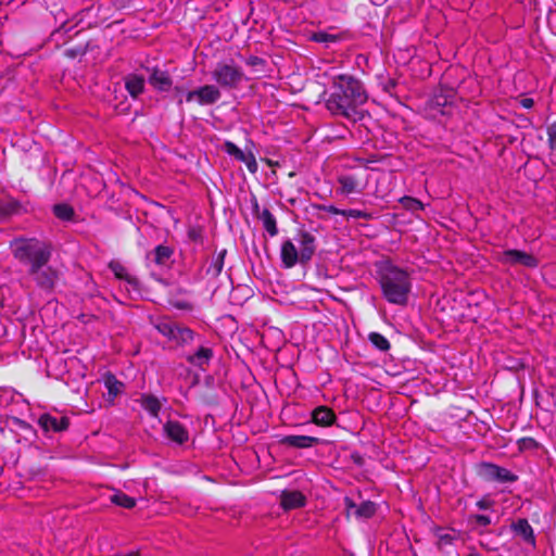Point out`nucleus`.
<instances>
[{"label": "nucleus", "instance_id": "f257e3e1", "mask_svg": "<svg viewBox=\"0 0 556 556\" xmlns=\"http://www.w3.org/2000/svg\"><path fill=\"white\" fill-rule=\"evenodd\" d=\"M52 245L37 238H17L12 243L14 258L26 268L27 276L42 292L51 294L59 286L62 274L49 265Z\"/></svg>", "mask_w": 556, "mask_h": 556}, {"label": "nucleus", "instance_id": "f03ea898", "mask_svg": "<svg viewBox=\"0 0 556 556\" xmlns=\"http://www.w3.org/2000/svg\"><path fill=\"white\" fill-rule=\"evenodd\" d=\"M316 77L317 83L324 87L323 93H329L326 108L334 116L354 118L357 108L368 99L364 84L349 72L331 76L323 72Z\"/></svg>", "mask_w": 556, "mask_h": 556}, {"label": "nucleus", "instance_id": "7ed1b4c3", "mask_svg": "<svg viewBox=\"0 0 556 556\" xmlns=\"http://www.w3.org/2000/svg\"><path fill=\"white\" fill-rule=\"evenodd\" d=\"M378 275L383 298L391 304L406 305L412 291L409 274L395 265L386 264L380 267Z\"/></svg>", "mask_w": 556, "mask_h": 556}, {"label": "nucleus", "instance_id": "20e7f679", "mask_svg": "<svg viewBox=\"0 0 556 556\" xmlns=\"http://www.w3.org/2000/svg\"><path fill=\"white\" fill-rule=\"evenodd\" d=\"M458 85V81H450L445 72L441 75L439 80V91L426 102V111L432 118H437L438 116H450L453 114L455 90Z\"/></svg>", "mask_w": 556, "mask_h": 556}, {"label": "nucleus", "instance_id": "39448f33", "mask_svg": "<svg viewBox=\"0 0 556 556\" xmlns=\"http://www.w3.org/2000/svg\"><path fill=\"white\" fill-rule=\"evenodd\" d=\"M477 473L486 482L513 483L518 480V476L507 468L489 462L480 463L477 468Z\"/></svg>", "mask_w": 556, "mask_h": 556}, {"label": "nucleus", "instance_id": "423d86ee", "mask_svg": "<svg viewBox=\"0 0 556 556\" xmlns=\"http://www.w3.org/2000/svg\"><path fill=\"white\" fill-rule=\"evenodd\" d=\"M497 260L508 266L521 265L527 268H535L539 266V261L533 254L516 249L503 251Z\"/></svg>", "mask_w": 556, "mask_h": 556}, {"label": "nucleus", "instance_id": "0eeeda50", "mask_svg": "<svg viewBox=\"0 0 556 556\" xmlns=\"http://www.w3.org/2000/svg\"><path fill=\"white\" fill-rule=\"evenodd\" d=\"M220 99V92L218 88L213 85H205L195 90H191L187 93L186 100L188 102L195 100L199 105H211L216 103Z\"/></svg>", "mask_w": 556, "mask_h": 556}, {"label": "nucleus", "instance_id": "6e6552de", "mask_svg": "<svg viewBox=\"0 0 556 556\" xmlns=\"http://www.w3.org/2000/svg\"><path fill=\"white\" fill-rule=\"evenodd\" d=\"M300 245V257L301 264L306 265L314 256L316 252V238L311 232L300 230L295 237Z\"/></svg>", "mask_w": 556, "mask_h": 556}, {"label": "nucleus", "instance_id": "1a4fd4ad", "mask_svg": "<svg viewBox=\"0 0 556 556\" xmlns=\"http://www.w3.org/2000/svg\"><path fill=\"white\" fill-rule=\"evenodd\" d=\"M377 80L382 91L391 97H399L400 92L406 89L405 81L402 80V75L399 72H393L392 76L380 74L377 76Z\"/></svg>", "mask_w": 556, "mask_h": 556}, {"label": "nucleus", "instance_id": "9d476101", "mask_svg": "<svg viewBox=\"0 0 556 556\" xmlns=\"http://www.w3.org/2000/svg\"><path fill=\"white\" fill-rule=\"evenodd\" d=\"M163 431L167 439L178 445L189 441L188 429L177 420H167L163 426Z\"/></svg>", "mask_w": 556, "mask_h": 556}, {"label": "nucleus", "instance_id": "9b49d317", "mask_svg": "<svg viewBox=\"0 0 556 556\" xmlns=\"http://www.w3.org/2000/svg\"><path fill=\"white\" fill-rule=\"evenodd\" d=\"M279 444L286 447L302 450L309 448L314 445H317L320 440L316 437L311 435H298V434H289L283 435L278 440Z\"/></svg>", "mask_w": 556, "mask_h": 556}, {"label": "nucleus", "instance_id": "f8f14e48", "mask_svg": "<svg viewBox=\"0 0 556 556\" xmlns=\"http://www.w3.org/2000/svg\"><path fill=\"white\" fill-rule=\"evenodd\" d=\"M38 425L45 432H62L67 430L70 426V418L66 416L55 417L50 414H42L38 418Z\"/></svg>", "mask_w": 556, "mask_h": 556}, {"label": "nucleus", "instance_id": "ddd939ff", "mask_svg": "<svg viewBox=\"0 0 556 556\" xmlns=\"http://www.w3.org/2000/svg\"><path fill=\"white\" fill-rule=\"evenodd\" d=\"M279 500L283 510L301 508L306 504V496L299 490H283L279 495Z\"/></svg>", "mask_w": 556, "mask_h": 556}, {"label": "nucleus", "instance_id": "4468645a", "mask_svg": "<svg viewBox=\"0 0 556 556\" xmlns=\"http://www.w3.org/2000/svg\"><path fill=\"white\" fill-rule=\"evenodd\" d=\"M337 415L332 408L326 405H319L311 413V421L318 427H330L334 425Z\"/></svg>", "mask_w": 556, "mask_h": 556}, {"label": "nucleus", "instance_id": "2eb2a0df", "mask_svg": "<svg viewBox=\"0 0 556 556\" xmlns=\"http://www.w3.org/2000/svg\"><path fill=\"white\" fill-rule=\"evenodd\" d=\"M280 258L282 266L287 269L293 268L298 263L301 264L299 250L290 239L282 242L280 249Z\"/></svg>", "mask_w": 556, "mask_h": 556}, {"label": "nucleus", "instance_id": "dca6fc26", "mask_svg": "<svg viewBox=\"0 0 556 556\" xmlns=\"http://www.w3.org/2000/svg\"><path fill=\"white\" fill-rule=\"evenodd\" d=\"M510 528L515 535L519 536L523 542L532 546L535 545L534 531L528 519L519 518L511 523Z\"/></svg>", "mask_w": 556, "mask_h": 556}, {"label": "nucleus", "instance_id": "f3484780", "mask_svg": "<svg viewBox=\"0 0 556 556\" xmlns=\"http://www.w3.org/2000/svg\"><path fill=\"white\" fill-rule=\"evenodd\" d=\"M214 357V352L208 346H200L198 350L186 356V361L202 370L205 369L206 366H208L210 362Z\"/></svg>", "mask_w": 556, "mask_h": 556}, {"label": "nucleus", "instance_id": "a211bd4d", "mask_svg": "<svg viewBox=\"0 0 556 556\" xmlns=\"http://www.w3.org/2000/svg\"><path fill=\"white\" fill-rule=\"evenodd\" d=\"M346 31L341 33H329L327 30L314 31L309 35V40L318 43H323L325 47H330L333 43H338L348 38Z\"/></svg>", "mask_w": 556, "mask_h": 556}, {"label": "nucleus", "instance_id": "6ab92c4d", "mask_svg": "<svg viewBox=\"0 0 556 556\" xmlns=\"http://www.w3.org/2000/svg\"><path fill=\"white\" fill-rule=\"evenodd\" d=\"M214 79L223 87H237L243 79V72H214Z\"/></svg>", "mask_w": 556, "mask_h": 556}, {"label": "nucleus", "instance_id": "aec40b11", "mask_svg": "<svg viewBox=\"0 0 556 556\" xmlns=\"http://www.w3.org/2000/svg\"><path fill=\"white\" fill-rule=\"evenodd\" d=\"M109 268L112 270L114 276L119 280H125L127 283L132 286L135 289L139 288V280L135 276L128 274L126 267L119 262L112 261L109 264Z\"/></svg>", "mask_w": 556, "mask_h": 556}, {"label": "nucleus", "instance_id": "412c9836", "mask_svg": "<svg viewBox=\"0 0 556 556\" xmlns=\"http://www.w3.org/2000/svg\"><path fill=\"white\" fill-rule=\"evenodd\" d=\"M125 88L132 98H137L143 91L144 78L139 75L130 74L125 77Z\"/></svg>", "mask_w": 556, "mask_h": 556}, {"label": "nucleus", "instance_id": "4be33fe9", "mask_svg": "<svg viewBox=\"0 0 556 556\" xmlns=\"http://www.w3.org/2000/svg\"><path fill=\"white\" fill-rule=\"evenodd\" d=\"M338 182L342 194H351L362 191L358 179L353 175H341L338 177Z\"/></svg>", "mask_w": 556, "mask_h": 556}, {"label": "nucleus", "instance_id": "5701e85b", "mask_svg": "<svg viewBox=\"0 0 556 556\" xmlns=\"http://www.w3.org/2000/svg\"><path fill=\"white\" fill-rule=\"evenodd\" d=\"M149 83L160 91L169 90L172 87V79L168 75V72H152V75L149 78Z\"/></svg>", "mask_w": 556, "mask_h": 556}, {"label": "nucleus", "instance_id": "b1692460", "mask_svg": "<svg viewBox=\"0 0 556 556\" xmlns=\"http://www.w3.org/2000/svg\"><path fill=\"white\" fill-rule=\"evenodd\" d=\"M226 255L227 249H223L215 256H213L211 264L206 269V275L211 276L212 278H217L223 271Z\"/></svg>", "mask_w": 556, "mask_h": 556}, {"label": "nucleus", "instance_id": "393cba45", "mask_svg": "<svg viewBox=\"0 0 556 556\" xmlns=\"http://www.w3.org/2000/svg\"><path fill=\"white\" fill-rule=\"evenodd\" d=\"M258 219L262 220L263 227L269 233L270 237H275L278 235V227L276 217L268 208H264L258 214Z\"/></svg>", "mask_w": 556, "mask_h": 556}, {"label": "nucleus", "instance_id": "a878e982", "mask_svg": "<svg viewBox=\"0 0 556 556\" xmlns=\"http://www.w3.org/2000/svg\"><path fill=\"white\" fill-rule=\"evenodd\" d=\"M141 407L147 410L152 417H157L161 410V403L159 399L152 394H143L140 399Z\"/></svg>", "mask_w": 556, "mask_h": 556}, {"label": "nucleus", "instance_id": "bb28decb", "mask_svg": "<svg viewBox=\"0 0 556 556\" xmlns=\"http://www.w3.org/2000/svg\"><path fill=\"white\" fill-rule=\"evenodd\" d=\"M22 205L14 199L0 201V219L8 218L14 214L20 213Z\"/></svg>", "mask_w": 556, "mask_h": 556}, {"label": "nucleus", "instance_id": "cd10ccee", "mask_svg": "<svg viewBox=\"0 0 556 556\" xmlns=\"http://www.w3.org/2000/svg\"><path fill=\"white\" fill-rule=\"evenodd\" d=\"M173 254V248L169 245L159 244L154 249V263L160 266H166Z\"/></svg>", "mask_w": 556, "mask_h": 556}, {"label": "nucleus", "instance_id": "c85d7f7f", "mask_svg": "<svg viewBox=\"0 0 556 556\" xmlns=\"http://www.w3.org/2000/svg\"><path fill=\"white\" fill-rule=\"evenodd\" d=\"M111 503L123 508H134L136 506V498L127 495L122 491H117L110 496Z\"/></svg>", "mask_w": 556, "mask_h": 556}, {"label": "nucleus", "instance_id": "c756f323", "mask_svg": "<svg viewBox=\"0 0 556 556\" xmlns=\"http://www.w3.org/2000/svg\"><path fill=\"white\" fill-rule=\"evenodd\" d=\"M104 386L108 389L109 395L112 397L117 396L124 389L123 382L117 380V378L112 374H108L104 377Z\"/></svg>", "mask_w": 556, "mask_h": 556}, {"label": "nucleus", "instance_id": "7c9ffc66", "mask_svg": "<svg viewBox=\"0 0 556 556\" xmlns=\"http://www.w3.org/2000/svg\"><path fill=\"white\" fill-rule=\"evenodd\" d=\"M193 338L194 332L190 328L178 325L173 341L177 344H188L193 341Z\"/></svg>", "mask_w": 556, "mask_h": 556}, {"label": "nucleus", "instance_id": "2f4dec72", "mask_svg": "<svg viewBox=\"0 0 556 556\" xmlns=\"http://www.w3.org/2000/svg\"><path fill=\"white\" fill-rule=\"evenodd\" d=\"M369 342L379 351L387 352L391 349L389 340L381 333L372 331L368 334Z\"/></svg>", "mask_w": 556, "mask_h": 556}, {"label": "nucleus", "instance_id": "473e14b6", "mask_svg": "<svg viewBox=\"0 0 556 556\" xmlns=\"http://www.w3.org/2000/svg\"><path fill=\"white\" fill-rule=\"evenodd\" d=\"M54 215L61 220H72L74 218V208L66 203H59L53 206Z\"/></svg>", "mask_w": 556, "mask_h": 556}, {"label": "nucleus", "instance_id": "72a5a7b5", "mask_svg": "<svg viewBox=\"0 0 556 556\" xmlns=\"http://www.w3.org/2000/svg\"><path fill=\"white\" fill-rule=\"evenodd\" d=\"M377 505L371 501L362 502L355 510V516L358 518H370L376 514Z\"/></svg>", "mask_w": 556, "mask_h": 556}, {"label": "nucleus", "instance_id": "f704fd0d", "mask_svg": "<svg viewBox=\"0 0 556 556\" xmlns=\"http://www.w3.org/2000/svg\"><path fill=\"white\" fill-rule=\"evenodd\" d=\"M177 326H178V324H176V323L163 320V321H160L155 327L161 334L166 337L168 340L173 341Z\"/></svg>", "mask_w": 556, "mask_h": 556}, {"label": "nucleus", "instance_id": "c9c22d12", "mask_svg": "<svg viewBox=\"0 0 556 556\" xmlns=\"http://www.w3.org/2000/svg\"><path fill=\"white\" fill-rule=\"evenodd\" d=\"M400 203L405 210L410 212H418L424 210V204L421 203V201L413 197H402L400 199Z\"/></svg>", "mask_w": 556, "mask_h": 556}, {"label": "nucleus", "instance_id": "e433bc0d", "mask_svg": "<svg viewBox=\"0 0 556 556\" xmlns=\"http://www.w3.org/2000/svg\"><path fill=\"white\" fill-rule=\"evenodd\" d=\"M224 150L230 156H233L237 161L243 157V151L232 141H225Z\"/></svg>", "mask_w": 556, "mask_h": 556}, {"label": "nucleus", "instance_id": "4c0bfd02", "mask_svg": "<svg viewBox=\"0 0 556 556\" xmlns=\"http://www.w3.org/2000/svg\"><path fill=\"white\" fill-rule=\"evenodd\" d=\"M238 161L244 163L250 173L255 174L257 172V162L252 152L243 153V157Z\"/></svg>", "mask_w": 556, "mask_h": 556}, {"label": "nucleus", "instance_id": "58836bf2", "mask_svg": "<svg viewBox=\"0 0 556 556\" xmlns=\"http://www.w3.org/2000/svg\"><path fill=\"white\" fill-rule=\"evenodd\" d=\"M520 451L533 450L538 447V442L531 437H523L517 441Z\"/></svg>", "mask_w": 556, "mask_h": 556}, {"label": "nucleus", "instance_id": "ea45409f", "mask_svg": "<svg viewBox=\"0 0 556 556\" xmlns=\"http://www.w3.org/2000/svg\"><path fill=\"white\" fill-rule=\"evenodd\" d=\"M189 240L201 243L203 241V230L199 226L190 227L187 231Z\"/></svg>", "mask_w": 556, "mask_h": 556}, {"label": "nucleus", "instance_id": "a19ab883", "mask_svg": "<svg viewBox=\"0 0 556 556\" xmlns=\"http://www.w3.org/2000/svg\"><path fill=\"white\" fill-rule=\"evenodd\" d=\"M345 217L370 220L372 218V214L361 210H345Z\"/></svg>", "mask_w": 556, "mask_h": 556}, {"label": "nucleus", "instance_id": "79ce46f5", "mask_svg": "<svg viewBox=\"0 0 556 556\" xmlns=\"http://www.w3.org/2000/svg\"><path fill=\"white\" fill-rule=\"evenodd\" d=\"M546 135L548 140V146L551 150L556 149V123L548 124L546 127Z\"/></svg>", "mask_w": 556, "mask_h": 556}, {"label": "nucleus", "instance_id": "37998d69", "mask_svg": "<svg viewBox=\"0 0 556 556\" xmlns=\"http://www.w3.org/2000/svg\"><path fill=\"white\" fill-rule=\"evenodd\" d=\"M469 521L475 522L479 527H486L491 523V518L486 515H470Z\"/></svg>", "mask_w": 556, "mask_h": 556}, {"label": "nucleus", "instance_id": "c03bdc74", "mask_svg": "<svg viewBox=\"0 0 556 556\" xmlns=\"http://www.w3.org/2000/svg\"><path fill=\"white\" fill-rule=\"evenodd\" d=\"M350 458L353 462V464L356 465L357 467H359V468L364 467V465H365V457L358 451H353L350 454Z\"/></svg>", "mask_w": 556, "mask_h": 556}, {"label": "nucleus", "instance_id": "a18cd8bd", "mask_svg": "<svg viewBox=\"0 0 556 556\" xmlns=\"http://www.w3.org/2000/svg\"><path fill=\"white\" fill-rule=\"evenodd\" d=\"M319 210L325 211L332 215H342L345 216V210H340L336 207L334 205H321Z\"/></svg>", "mask_w": 556, "mask_h": 556}, {"label": "nucleus", "instance_id": "49530a36", "mask_svg": "<svg viewBox=\"0 0 556 556\" xmlns=\"http://www.w3.org/2000/svg\"><path fill=\"white\" fill-rule=\"evenodd\" d=\"M344 506H345V509H346L348 514H350L353 509L355 511L356 508L358 507V505H356L354 503V501L351 497H349V496L344 497Z\"/></svg>", "mask_w": 556, "mask_h": 556}, {"label": "nucleus", "instance_id": "de8ad7c7", "mask_svg": "<svg viewBox=\"0 0 556 556\" xmlns=\"http://www.w3.org/2000/svg\"><path fill=\"white\" fill-rule=\"evenodd\" d=\"M492 501L484 497V498H481L479 500L477 503H476V506L479 508V509H489L491 506H492Z\"/></svg>", "mask_w": 556, "mask_h": 556}, {"label": "nucleus", "instance_id": "09e8293b", "mask_svg": "<svg viewBox=\"0 0 556 556\" xmlns=\"http://www.w3.org/2000/svg\"><path fill=\"white\" fill-rule=\"evenodd\" d=\"M247 65H249V66L264 65V60L258 56H251L247 61Z\"/></svg>", "mask_w": 556, "mask_h": 556}, {"label": "nucleus", "instance_id": "8fccbe9b", "mask_svg": "<svg viewBox=\"0 0 556 556\" xmlns=\"http://www.w3.org/2000/svg\"><path fill=\"white\" fill-rule=\"evenodd\" d=\"M520 105L523 109H531L534 105V101L531 98H523L520 100Z\"/></svg>", "mask_w": 556, "mask_h": 556}, {"label": "nucleus", "instance_id": "3c124183", "mask_svg": "<svg viewBox=\"0 0 556 556\" xmlns=\"http://www.w3.org/2000/svg\"><path fill=\"white\" fill-rule=\"evenodd\" d=\"M252 211H253V214L258 218V214L262 211L260 210V204H258V201H257V199L255 197L252 200Z\"/></svg>", "mask_w": 556, "mask_h": 556}, {"label": "nucleus", "instance_id": "603ef678", "mask_svg": "<svg viewBox=\"0 0 556 556\" xmlns=\"http://www.w3.org/2000/svg\"><path fill=\"white\" fill-rule=\"evenodd\" d=\"M440 541L444 544H452L453 538L450 534H442L440 535Z\"/></svg>", "mask_w": 556, "mask_h": 556}, {"label": "nucleus", "instance_id": "864d4df0", "mask_svg": "<svg viewBox=\"0 0 556 556\" xmlns=\"http://www.w3.org/2000/svg\"><path fill=\"white\" fill-rule=\"evenodd\" d=\"M466 556H482L473 547H470V552Z\"/></svg>", "mask_w": 556, "mask_h": 556}, {"label": "nucleus", "instance_id": "5fc2aeb1", "mask_svg": "<svg viewBox=\"0 0 556 556\" xmlns=\"http://www.w3.org/2000/svg\"><path fill=\"white\" fill-rule=\"evenodd\" d=\"M387 0H370V2L375 5H382Z\"/></svg>", "mask_w": 556, "mask_h": 556}, {"label": "nucleus", "instance_id": "6e6d98bb", "mask_svg": "<svg viewBox=\"0 0 556 556\" xmlns=\"http://www.w3.org/2000/svg\"><path fill=\"white\" fill-rule=\"evenodd\" d=\"M65 54H66L67 56H71V58H74V56L76 55V54H75V52H74L73 50H71V49H67V50L65 51Z\"/></svg>", "mask_w": 556, "mask_h": 556}, {"label": "nucleus", "instance_id": "4d7b16f0", "mask_svg": "<svg viewBox=\"0 0 556 556\" xmlns=\"http://www.w3.org/2000/svg\"><path fill=\"white\" fill-rule=\"evenodd\" d=\"M266 162L268 165H270V166L273 165V162L270 160H266Z\"/></svg>", "mask_w": 556, "mask_h": 556}, {"label": "nucleus", "instance_id": "13d9d810", "mask_svg": "<svg viewBox=\"0 0 556 556\" xmlns=\"http://www.w3.org/2000/svg\"><path fill=\"white\" fill-rule=\"evenodd\" d=\"M350 556H355L354 554H351Z\"/></svg>", "mask_w": 556, "mask_h": 556}]
</instances>
